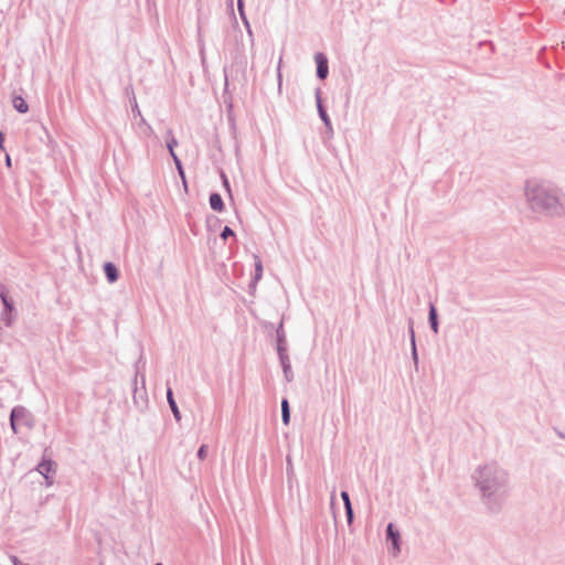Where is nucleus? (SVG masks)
<instances>
[{"label": "nucleus", "instance_id": "obj_16", "mask_svg": "<svg viewBox=\"0 0 565 565\" xmlns=\"http://www.w3.org/2000/svg\"><path fill=\"white\" fill-rule=\"evenodd\" d=\"M12 105L14 109L21 114H25L29 110V105L22 96H13Z\"/></svg>", "mask_w": 565, "mask_h": 565}, {"label": "nucleus", "instance_id": "obj_8", "mask_svg": "<svg viewBox=\"0 0 565 565\" xmlns=\"http://www.w3.org/2000/svg\"><path fill=\"white\" fill-rule=\"evenodd\" d=\"M1 320L4 322L6 327H11L13 324L15 320V309L12 300L8 302V307H3Z\"/></svg>", "mask_w": 565, "mask_h": 565}, {"label": "nucleus", "instance_id": "obj_11", "mask_svg": "<svg viewBox=\"0 0 565 565\" xmlns=\"http://www.w3.org/2000/svg\"><path fill=\"white\" fill-rule=\"evenodd\" d=\"M54 462L51 459H43L36 467V471L45 479L50 478V473L54 471Z\"/></svg>", "mask_w": 565, "mask_h": 565}, {"label": "nucleus", "instance_id": "obj_37", "mask_svg": "<svg viewBox=\"0 0 565 565\" xmlns=\"http://www.w3.org/2000/svg\"><path fill=\"white\" fill-rule=\"evenodd\" d=\"M556 434L559 438L565 439V434L563 431L557 430Z\"/></svg>", "mask_w": 565, "mask_h": 565}, {"label": "nucleus", "instance_id": "obj_5", "mask_svg": "<svg viewBox=\"0 0 565 565\" xmlns=\"http://www.w3.org/2000/svg\"><path fill=\"white\" fill-rule=\"evenodd\" d=\"M386 539L392 543L391 553L393 556H397L401 552V534L393 523H388L386 526Z\"/></svg>", "mask_w": 565, "mask_h": 565}, {"label": "nucleus", "instance_id": "obj_2", "mask_svg": "<svg viewBox=\"0 0 565 565\" xmlns=\"http://www.w3.org/2000/svg\"><path fill=\"white\" fill-rule=\"evenodd\" d=\"M524 195L533 213L550 218L565 216V196L557 188L543 182L527 181Z\"/></svg>", "mask_w": 565, "mask_h": 565}, {"label": "nucleus", "instance_id": "obj_33", "mask_svg": "<svg viewBox=\"0 0 565 565\" xmlns=\"http://www.w3.org/2000/svg\"><path fill=\"white\" fill-rule=\"evenodd\" d=\"M247 31V34H248V38H249V41H250V45H252V49L254 47V33H253V30L250 26H248V29H246Z\"/></svg>", "mask_w": 565, "mask_h": 565}, {"label": "nucleus", "instance_id": "obj_3", "mask_svg": "<svg viewBox=\"0 0 565 565\" xmlns=\"http://www.w3.org/2000/svg\"><path fill=\"white\" fill-rule=\"evenodd\" d=\"M10 427L13 434H18V423L21 422L28 428H32L34 425L32 414L22 405H17L11 409L10 413Z\"/></svg>", "mask_w": 565, "mask_h": 565}, {"label": "nucleus", "instance_id": "obj_34", "mask_svg": "<svg viewBox=\"0 0 565 565\" xmlns=\"http://www.w3.org/2000/svg\"><path fill=\"white\" fill-rule=\"evenodd\" d=\"M3 142H4V135L2 131H0V150H4Z\"/></svg>", "mask_w": 565, "mask_h": 565}, {"label": "nucleus", "instance_id": "obj_12", "mask_svg": "<svg viewBox=\"0 0 565 565\" xmlns=\"http://www.w3.org/2000/svg\"><path fill=\"white\" fill-rule=\"evenodd\" d=\"M428 322H429V326H430V329L433 330V332L437 334L439 331V322H438L437 309L434 303L429 305Z\"/></svg>", "mask_w": 565, "mask_h": 565}, {"label": "nucleus", "instance_id": "obj_35", "mask_svg": "<svg viewBox=\"0 0 565 565\" xmlns=\"http://www.w3.org/2000/svg\"><path fill=\"white\" fill-rule=\"evenodd\" d=\"M146 131H147V134H148L149 136H152V135L154 134V131H153V129H152V127H151L150 125H147V126H146Z\"/></svg>", "mask_w": 565, "mask_h": 565}, {"label": "nucleus", "instance_id": "obj_31", "mask_svg": "<svg viewBox=\"0 0 565 565\" xmlns=\"http://www.w3.org/2000/svg\"><path fill=\"white\" fill-rule=\"evenodd\" d=\"M281 57L279 58V62H278V66H277V79H278V87L280 88L281 87V72H280V67H281Z\"/></svg>", "mask_w": 565, "mask_h": 565}, {"label": "nucleus", "instance_id": "obj_41", "mask_svg": "<svg viewBox=\"0 0 565 565\" xmlns=\"http://www.w3.org/2000/svg\"><path fill=\"white\" fill-rule=\"evenodd\" d=\"M154 565H162V564H161V563H157V564H154Z\"/></svg>", "mask_w": 565, "mask_h": 565}, {"label": "nucleus", "instance_id": "obj_19", "mask_svg": "<svg viewBox=\"0 0 565 565\" xmlns=\"http://www.w3.org/2000/svg\"><path fill=\"white\" fill-rule=\"evenodd\" d=\"M255 259H256V262H255V273H254L253 280L255 282H257L262 278V276H263V265H262V260L257 256H255Z\"/></svg>", "mask_w": 565, "mask_h": 565}, {"label": "nucleus", "instance_id": "obj_40", "mask_svg": "<svg viewBox=\"0 0 565 565\" xmlns=\"http://www.w3.org/2000/svg\"><path fill=\"white\" fill-rule=\"evenodd\" d=\"M334 494H335V490L332 491V494H331L332 499L334 498Z\"/></svg>", "mask_w": 565, "mask_h": 565}, {"label": "nucleus", "instance_id": "obj_25", "mask_svg": "<svg viewBox=\"0 0 565 565\" xmlns=\"http://www.w3.org/2000/svg\"><path fill=\"white\" fill-rule=\"evenodd\" d=\"M207 456V446L206 445H202L199 450H198V458L200 460H204Z\"/></svg>", "mask_w": 565, "mask_h": 565}, {"label": "nucleus", "instance_id": "obj_18", "mask_svg": "<svg viewBox=\"0 0 565 565\" xmlns=\"http://www.w3.org/2000/svg\"><path fill=\"white\" fill-rule=\"evenodd\" d=\"M167 136H168L167 148H168L170 154L172 156V152H174V147L178 145V140L174 138L171 129L167 130Z\"/></svg>", "mask_w": 565, "mask_h": 565}, {"label": "nucleus", "instance_id": "obj_36", "mask_svg": "<svg viewBox=\"0 0 565 565\" xmlns=\"http://www.w3.org/2000/svg\"><path fill=\"white\" fill-rule=\"evenodd\" d=\"M6 163H7L8 167L11 166V158H10L9 154H7V157H6Z\"/></svg>", "mask_w": 565, "mask_h": 565}, {"label": "nucleus", "instance_id": "obj_7", "mask_svg": "<svg viewBox=\"0 0 565 565\" xmlns=\"http://www.w3.org/2000/svg\"><path fill=\"white\" fill-rule=\"evenodd\" d=\"M317 63V77L319 79H326L329 74L328 58L323 53H317L315 55Z\"/></svg>", "mask_w": 565, "mask_h": 565}, {"label": "nucleus", "instance_id": "obj_21", "mask_svg": "<svg viewBox=\"0 0 565 565\" xmlns=\"http://www.w3.org/2000/svg\"><path fill=\"white\" fill-rule=\"evenodd\" d=\"M8 288L0 282V299H1V302L3 305V307H8V302L11 301L8 297Z\"/></svg>", "mask_w": 565, "mask_h": 565}, {"label": "nucleus", "instance_id": "obj_28", "mask_svg": "<svg viewBox=\"0 0 565 565\" xmlns=\"http://www.w3.org/2000/svg\"><path fill=\"white\" fill-rule=\"evenodd\" d=\"M412 359L414 361L415 367L417 369L418 367V353H417L416 343H414V345H412Z\"/></svg>", "mask_w": 565, "mask_h": 565}, {"label": "nucleus", "instance_id": "obj_6", "mask_svg": "<svg viewBox=\"0 0 565 565\" xmlns=\"http://www.w3.org/2000/svg\"><path fill=\"white\" fill-rule=\"evenodd\" d=\"M315 96H316V102H317L318 115H319L320 119L322 120V122L324 124L326 129L328 130V132L330 135H332L333 134V128H332V125H331L330 117H329L326 108L322 105L320 88L316 89Z\"/></svg>", "mask_w": 565, "mask_h": 565}, {"label": "nucleus", "instance_id": "obj_23", "mask_svg": "<svg viewBox=\"0 0 565 565\" xmlns=\"http://www.w3.org/2000/svg\"><path fill=\"white\" fill-rule=\"evenodd\" d=\"M235 236L234 231L230 226H225L221 232V238L226 241L228 237Z\"/></svg>", "mask_w": 565, "mask_h": 565}, {"label": "nucleus", "instance_id": "obj_17", "mask_svg": "<svg viewBox=\"0 0 565 565\" xmlns=\"http://www.w3.org/2000/svg\"><path fill=\"white\" fill-rule=\"evenodd\" d=\"M281 419L285 425H288L290 422V408L287 398L281 401Z\"/></svg>", "mask_w": 565, "mask_h": 565}, {"label": "nucleus", "instance_id": "obj_9", "mask_svg": "<svg viewBox=\"0 0 565 565\" xmlns=\"http://www.w3.org/2000/svg\"><path fill=\"white\" fill-rule=\"evenodd\" d=\"M278 358L282 367L285 380L287 382H291L294 380V373L288 354L281 353Z\"/></svg>", "mask_w": 565, "mask_h": 565}, {"label": "nucleus", "instance_id": "obj_39", "mask_svg": "<svg viewBox=\"0 0 565 565\" xmlns=\"http://www.w3.org/2000/svg\"><path fill=\"white\" fill-rule=\"evenodd\" d=\"M246 64H247V62H246V61L241 62V66H242V71H243V73L245 72Z\"/></svg>", "mask_w": 565, "mask_h": 565}, {"label": "nucleus", "instance_id": "obj_14", "mask_svg": "<svg viewBox=\"0 0 565 565\" xmlns=\"http://www.w3.org/2000/svg\"><path fill=\"white\" fill-rule=\"evenodd\" d=\"M104 271L107 280L113 284L118 280L119 274L117 267L113 263H105Z\"/></svg>", "mask_w": 565, "mask_h": 565}, {"label": "nucleus", "instance_id": "obj_27", "mask_svg": "<svg viewBox=\"0 0 565 565\" xmlns=\"http://www.w3.org/2000/svg\"><path fill=\"white\" fill-rule=\"evenodd\" d=\"M131 110H132V114L135 117H141V111L138 107V104H137V100L136 98L134 97L132 99V103H131Z\"/></svg>", "mask_w": 565, "mask_h": 565}, {"label": "nucleus", "instance_id": "obj_15", "mask_svg": "<svg viewBox=\"0 0 565 565\" xmlns=\"http://www.w3.org/2000/svg\"><path fill=\"white\" fill-rule=\"evenodd\" d=\"M209 202H210V206L212 210H214L216 212H222L224 210V202H223L222 196L218 193H216V192L211 193Z\"/></svg>", "mask_w": 565, "mask_h": 565}, {"label": "nucleus", "instance_id": "obj_30", "mask_svg": "<svg viewBox=\"0 0 565 565\" xmlns=\"http://www.w3.org/2000/svg\"><path fill=\"white\" fill-rule=\"evenodd\" d=\"M221 178H222V182H223V185L224 188L226 189V191L231 194V186H230V182H228V179L227 177L225 175L224 172L221 173Z\"/></svg>", "mask_w": 565, "mask_h": 565}, {"label": "nucleus", "instance_id": "obj_29", "mask_svg": "<svg viewBox=\"0 0 565 565\" xmlns=\"http://www.w3.org/2000/svg\"><path fill=\"white\" fill-rule=\"evenodd\" d=\"M341 499L343 501L344 508L348 507V505H351L350 495H349V493L347 491H342L341 492Z\"/></svg>", "mask_w": 565, "mask_h": 565}, {"label": "nucleus", "instance_id": "obj_26", "mask_svg": "<svg viewBox=\"0 0 565 565\" xmlns=\"http://www.w3.org/2000/svg\"><path fill=\"white\" fill-rule=\"evenodd\" d=\"M344 509H345V515H347L348 523L351 524L353 522V518H354L352 504L345 507Z\"/></svg>", "mask_w": 565, "mask_h": 565}, {"label": "nucleus", "instance_id": "obj_32", "mask_svg": "<svg viewBox=\"0 0 565 565\" xmlns=\"http://www.w3.org/2000/svg\"><path fill=\"white\" fill-rule=\"evenodd\" d=\"M292 473H294V468L291 465V459H290V457H287V475L290 476Z\"/></svg>", "mask_w": 565, "mask_h": 565}, {"label": "nucleus", "instance_id": "obj_22", "mask_svg": "<svg viewBox=\"0 0 565 565\" xmlns=\"http://www.w3.org/2000/svg\"><path fill=\"white\" fill-rule=\"evenodd\" d=\"M172 159H173V162L179 171V174L182 179H184V171H183V168H182V163H181V160L179 159V157L175 154V152H172Z\"/></svg>", "mask_w": 565, "mask_h": 565}, {"label": "nucleus", "instance_id": "obj_38", "mask_svg": "<svg viewBox=\"0 0 565 565\" xmlns=\"http://www.w3.org/2000/svg\"><path fill=\"white\" fill-rule=\"evenodd\" d=\"M139 118H140V124H141V125H143L145 127H146L147 125H149L142 116H141V117H139Z\"/></svg>", "mask_w": 565, "mask_h": 565}, {"label": "nucleus", "instance_id": "obj_1", "mask_svg": "<svg viewBox=\"0 0 565 565\" xmlns=\"http://www.w3.org/2000/svg\"><path fill=\"white\" fill-rule=\"evenodd\" d=\"M480 500L489 512H499L510 494V475L495 461L478 466L472 476Z\"/></svg>", "mask_w": 565, "mask_h": 565}, {"label": "nucleus", "instance_id": "obj_13", "mask_svg": "<svg viewBox=\"0 0 565 565\" xmlns=\"http://www.w3.org/2000/svg\"><path fill=\"white\" fill-rule=\"evenodd\" d=\"M167 401H168V404L170 406V409L175 418L177 422H180L181 420V413L179 411V407L174 401V397H173V392L170 387H168L167 390Z\"/></svg>", "mask_w": 565, "mask_h": 565}, {"label": "nucleus", "instance_id": "obj_10", "mask_svg": "<svg viewBox=\"0 0 565 565\" xmlns=\"http://www.w3.org/2000/svg\"><path fill=\"white\" fill-rule=\"evenodd\" d=\"M276 338H277V353L278 356L282 354H287V347H286V335L285 331L282 329V322H280L278 329L276 330Z\"/></svg>", "mask_w": 565, "mask_h": 565}, {"label": "nucleus", "instance_id": "obj_20", "mask_svg": "<svg viewBox=\"0 0 565 565\" xmlns=\"http://www.w3.org/2000/svg\"><path fill=\"white\" fill-rule=\"evenodd\" d=\"M237 9H238L241 19H242L245 28L248 29V26H250V24H249L248 19H247V17L245 14V11H244V2H243V0H237Z\"/></svg>", "mask_w": 565, "mask_h": 565}, {"label": "nucleus", "instance_id": "obj_24", "mask_svg": "<svg viewBox=\"0 0 565 565\" xmlns=\"http://www.w3.org/2000/svg\"><path fill=\"white\" fill-rule=\"evenodd\" d=\"M408 333L411 335V345H414V343H416V339H415L414 321H413V319L408 320Z\"/></svg>", "mask_w": 565, "mask_h": 565}, {"label": "nucleus", "instance_id": "obj_4", "mask_svg": "<svg viewBox=\"0 0 565 565\" xmlns=\"http://www.w3.org/2000/svg\"><path fill=\"white\" fill-rule=\"evenodd\" d=\"M139 362L136 363V374L134 381V402L136 405L145 404L147 402L146 393V377L143 373L139 372Z\"/></svg>", "mask_w": 565, "mask_h": 565}]
</instances>
